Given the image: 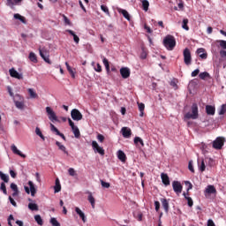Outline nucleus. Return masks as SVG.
Listing matches in <instances>:
<instances>
[{"mask_svg":"<svg viewBox=\"0 0 226 226\" xmlns=\"http://www.w3.org/2000/svg\"><path fill=\"white\" fill-rule=\"evenodd\" d=\"M56 146H57V147L60 149V151H63V153H64V154H68V151L66 150V147H64V145H61V142L56 141Z\"/></svg>","mask_w":226,"mask_h":226,"instance_id":"nucleus-29","label":"nucleus"},{"mask_svg":"<svg viewBox=\"0 0 226 226\" xmlns=\"http://www.w3.org/2000/svg\"><path fill=\"white\" fill-rule=\"evenodd\" d=\"M92 147H93L94 153H98L99 154H101V156H103L105 154V150L103 149V147H100V145H98V142L93 141Z\"/></svg>","mask_w":226,"mask_h":226,"instance_id":"nucleus-8","label":"nucleus"},{"mask_svg":"<svg viewBox=\"0 0 226 226\" xmlns=\"http://www.w3.org/2000/svg\"><path fill=\"white\" fill-rule=\"evenodd\" d=\"M207 226H216V225L215 224V222H213L212 219H209V220L207 221Z\"/></svg>","mask_w":226,"mask_h":226,"instance_id":"nucleus-64","label":"nucleus"},{"mask_svg":"<svg viewBox=\"0 0 226 226\" xmlns=\"http://www.w3.org/2000/svg\"><path fill=\"white\" fill-rule=\"evenodd\" d=\"M139 110L140 112V117H144V109H146V105L142 102H138Z\"/></svg>","mask_w":226,"mask_h":226,"instance_id":"nucleus-28","label":"nucleus"},{"mask_svg":"<svg viewBox=\"0 0 226 226\" xmlns=\"http://www.w3.org/2000/svg\"><path fill=\"white\" fill-rule=\"evenodd\" d=\"M28 94L30 98H33V99L38 98V94H36V92H34V89L33 88H28Z\"/></svg>","mask_w":226,"mask_h":226,"instance_id":"nucleus-32","label":"nucleus"},{"mask_svg":"<svg viewBox=\"0 0 226 226\" xmlns=\"http://www.w3.org/2000/svg\"><path fill=\"white\" fill-rule=\"evenodd\" d=\"M50 223H51V225H53V226H61V224L59 223V222H57V219H56V218H51L50 219Z\"/></svg>","mask_w":226,"mask_h":226,"instance_id":"nucleus-48","label":"nucleus"},{"mask_svg":"<svg viewBox=\"0 0 226 226\" xmlns=\"http://www.w3.org/2000/svg\"><path fill=\"white\" fill-rule=\"evenodd\" d=\"M68 123H69V126H71V128H72L74 137L76 139H79V137H80V130H79V127H77L75 125V123H73V121H72V118H68Z\"/></svg>","mask_w":226,"mask_h":226,"instance_id":"nucleus-6","label":"nucleus"},{"mask_svg":"<svg viewBox=\"0 0 226 226\" xmlns=\"http://www.w3.org/2000/svg\"><path fill=\"white\" fill-rule=\"evenodd\" d=\"M71 117L73 121H82V117H84V116L79 109H73L71 111Z\"/></svg>","mask_w":226,"mask_h":226,"instance_id":"nucleus-4","label":"nucleus"},{"mask_svg":"<svg viewBox=\"0 0 226 226\" xmlns=\"http://www.w3.org/2000/svg\"><path fill=\"white\" fill-rule=\"evenodd\" d=\"M29 59L32 61V63H38V58L36 57V54L31 52L29 54Z\"/></svg>","mask_w":226,"mask_h":226,"instance_id":"nucleus-40","label":"nucleus"},{"mask_svg":"<svg viewBox=\"0 0 226 226\" xmlns=\"http://www.w3.org/2000/svg\"><path fill=\"white\" fill-rule=\"evenodd\" d=\"M7 6H10L11 10L15 8V4L11 0H7Z\"/></svg>","mask_w":226,"mask_h":226,"instance_id":"nucleus-56","label":"nucleus"},{"mask_svg":"<svg viewBox=\"0 0 226 226\" xmlns=\"http://www.w3.org/2000/svg\"><path fill=\"white\" fill-rule=\"evenodd\" d=\"M102 63H103L106 70L109 72L110 70V65L109 64V60L107 58H103Z\"/></svg>","mask_w":226,"mask_h":226,"instance_id":"nucleus-45","label":"nucleus"},{"mask_svg":"<svg viewBox=\"0 0 226 226\" xmlns=\"http://www.w3.org/2000/svg\"><path fill=\"white\" fill-rule=\"evenodd\" d=\"M28 185L32 197H34V195H36V187H34V184L33 183V181H29Z\"/></svg>","mask_w":226,"mask_h":226,"instance_id":"nucleus-21","label":"nucleus"},{"mask_svg":"<svg viewBox=\"0 0 226 226\" xmlns=\"http://www.w3.org/2000/svg\"><path fill=\"white\" fill-rule=\"evenodd\" d=\"M163 45L168 50H174L176 39L172 35H167L163 40Z\"/></svg>","mask_w":226,"mask_h":226,"instance_id":"nucleus-2","label":"nucleus"},{"mask_svg":"<svg viewBox=\"0 0 226 226\" xmlns=\"http://www.w3.org/2000/svg\"><path fill=\"white\" fill-rule=\"evenodd\" d=\"M97 139L99 140V142H103V140H105V136H103L102 134H98Z\"/></svg>","mask_w":226,"mask_h":226,"instance_id":"nucleus-60","label":"nucleus"},{"mask_svg":"<svg viewBox=\"0 0 226 226\" xmlns=\"http://www.w3.org/2000/svg\"><path fill=\"white\" fill-rule=\"evenodd\" d=\"M14 103L19 110H24V109L26 108V104H24V102L15 101Z\"/></svg>","mask_w":226,"mask_h":226,"instance_id":"nucleus-27","label":"nucleus"},{"mask_svg":"<svg viewBox=\"0 0 226 226\" xmlns=\"http://www.w3.org/2000/svg\"><path fill=\"white\" fill-rule=\"evenodd\" d=\"M66 33H69V34H71V36H73V40L75 41V43H79V41H80V38H79L77 36V34H75V32H73V30H66Z\"/></svg>","mask_w":226,"mask_h":226,"instance_id":"nucleus-26","label":"nucleus"},{"mask_svg":"<svg viewBox=\"0 0 226 226\" xmlns=\"http://www.w3.org/2000/svg\"><path fill=\"white\" fill-rule=\"evenodd\" d=\"M217 42L219 43L220 47H222V49L226 50V41L220 40V41H217Z\"/></svg>","mask_w":226,"mask_h":226,"instance_id":"nucleus-49","label":"nucleus"},{"mask_svg":"<svg viewBox=\"0 0 226 226\" xmlns=\"http://www.w3.org/2000/svg\"><path fill=\"white\" fill-rule=\"evenodd\" d=\"M224 144H225V139L222 137H218L217 139H215V140H214L213 147L214 149H222Z\"/></svg>","mask_w":226,"mask_h":226,"instance_id":"nucleus-7","label":"nucleus"},{"mask_svg":"<svg viewBox=\"0 0 226 226\" xmlns=\"http://www.w3.org/2000/svg\"><path fill=\"white\" fill-rule=\"evenodd\" d=\"M188 22H189L188 19H183L182 27L185 31H190V26H188Z\"/></svg>","mask_w":226,"mask_h":226,"instance_id":"nucleus-33","label":"nucleus"},{"mask_svg":"<svg viewBox=\"0 0 226 226\" xmlns=\"http://www.w3.org/2000/svg\"><path fill=\"white\" fill-rule=\"evenodd\" d=\"M75 211H76L77 215H79V216L81 218L82 222H84V223H86V215L84 214V212H82V210H80V208H79V207H75Z\"/></svg>","mask_w":226,"mask_h":226,"instance_id":"nucleus-18","label":"nucleus"},{"mask_svg":"<svg viewBox=\"0 0 226 226\" xmlns=\"http://www.w3.org/2000/svg\"><path fill=\"white\" fill-rule=\"evenodd\" d=\"M35 133L40 137L42 140H45V136H43V133H41V130H40L39 127L35 128Z\"/></svg>","mask_w":226,"mask_h":226,"instance_id":"nucleus-41","label":"nucleus"},{"mask_svg":"<svg viewBox=\"0 0 226 226\" xmlns=\"http://www.w3.org/2000/svg\"><path fill=\"white\" fill-rule=\"evenodd\" d=\"M11 189L13 192L19 191V187L17 186V184H14V183H11Z\"/></svg>","mask_w":226,"mask_h":226,"instance_id":"nucleus-57","label":"nucleus"},{"mask_svg":"<svg viewBox=\"0 0 226 226\" xmlns=\"http://www.w3.org/2000/svg\"><path fill=\"white\" fill-rule=\"evenodd\" d=\"M101 185H102V188H110V184L107 183L103 180H101Z\"/></svg>","mask_w":226,"mask_h":226,"instance_id":"nucleus-54","label":"nucleus"},{"mask_svg":"<svg viewBox=\"0 0 226 226\" xmlns=\"http://www.w3.org/2000/svg\"><path fill=\"white\" fill-rule=\"evenodd\" d=\"M161 179L165 186H169V185H170V178L169 177V175H167V173H162Z\"/></svg>","mask_w":226,"mask_h":226,"instance_id":"nucleus-14","label":"nucleus"},{"mask_svg":"<svg viewBox=\"0 0 226 226\" xmlns=\"http://www.w3.org/2000/svg\"><path fill=\"white\" fill-rule=\"evenodd\" d=\"M69 172V176H72V177H75V176H77V171H75V169L73 168H70L68 170Z\"/></svg>","mask_w":226,"mask_h":226,"instance_id":"nucleus-47","label":"nucleus"},{"mask_svg":"<svg viewBox=\"0 0 226 226\" xmlns=\"http://www.w3.org/2000/svg\"><path fill=\"white\" fill-rule=\"evenodd\" d=\"M28 209H30V211H38V209H39L38 204H36V203H29L28 204Z\"/></svg>","mask_w":226,"mask_h":226,"instance_id":"nucleus-34","label":"nucleus"},{"mask_svg":"<svg viewBox=\"0 0 226 226\" xmlns=\"http://www.w3.org/2000/svg\"><path fill=\"white\" fill-rule=\"evenodd\" d=\"M184 119H199V105L197 103H192L191 112L185 113Z\"/></svg>","mask_w":226,"mask_h":226,"instance_id":"nucleus-1","label":"nucleus"},{"mask_svg":"<svg viewBox=\"0 0 226 226\" xmlns=\"http://www.w3.org/2000/svg\"><path fill=\"white\" fill-rule=\"evenodd\" d=\"M11 221L14 222L15 221V217H13V215H10L8 217V225L9 226H13V224H11Z\"/></svg>","mask_w":226,"mask_h":226,"instance_id":"nucleus-53","label":"nucleus"},{"mask_svg":"<svg viewBox=\"0 0 226 226\" xmlns=\"http://www.w3.org/2000/svg\"><path fill=\"white\" fill-rule=\"evenodd\" d=\"M205 193H208L209 195H211V193H216V188L215 185H207Z\"/></svg>","mask_w":226,"mask_h":226,"instance_id":"nucleus-20","label":"nucleus"},{"mask_svg":"<svg viewBox=\"0 0 226 226\" xmlns=\"http://www.w3.org/2000/svg\"><path fill=\"white\" fill-rule=\"evenodd\" d=\"M155 211L158 213L160 211V201H154Z\"/></svg>","mask_w":226,"mask_h":226,"instance_id":"nucleus-62","label":"nucleus"},{"mask_svg":"<svg viewBox=\"0 0 226 226\" xmlns=\"http://www.w3.org/2000/svg\"><path fill=\"white\" fill-rule=\"evenodd\" d=\"M199 73H200V70L196 69V70H194V71L191 73V76H192V77H197V75H199Z\"/></svg>","mask_w":226,"mask_h":226,"instance_id":"nucleus-58","label":"nucleus"},{"mask_svg":"<svg viewBox=\"0 0 226 226\" xmlns=\"http://www.w3.org/2000/svg\"><path fill=\"white\" fill-rule=\"evenodd\" d=\"M140 144L144 147V140L140 139V137L134 138V144Z\"/></svg>","mask_w":226,"mask_h":226,"instance_id":"nucleus-44","label":"nucleus"},{"mask_svg":"<svg viewBox=\"0 0 226 226\" xmlns=\"http://www.w3.org/2000/svg\"><path fill=\"white\" fill-rule=\"evenodd\" d=\"M172 186H173V190H174L175 193H177V195H179V193H181L183 192V185H181V182L173 181Z\"/></svg>","mask_w":226,"mask_h":226,"instance_id":"nucleus-10","label":"nucleus"},{"mask_svg":"<svg viewBox=\"0 0 226 226\" xmlns=\"http://www.w3.org/2000/svg\"><path fill=\"white\" fill-rule=\"evenodd\" d=\"M88 201L90 202L93 209H94L96 200H94V197H93V194L91 193L88 195Z\"/></svg>","mask_w":226,"mask_h":226,"instance_id":"nucleus-37","label":"nucleus"},{"mask_svg":"<svg viewBox=\"0 0 226 226\" xmlns=\"http://www.w3.org/2000/svg\"><path fill=\"white\" fill-rule=\"evenodd\" d=\"M101 10L106 13V15H110V12L109 11V7L107 5H101Z\"/></svg>","mask_w":226,"mask_h":226,"instance_id":"nucleus-50","label":"nucleus"},{"mask_svg":"<svg viewBox=\"0 0 226 226\" xmlns=\"http://www.w3.org/2000/svg\"><path fill=\"white\" fill-rule=\"evenodd\" d=\"M14 19H16V20H20V22H22V24H26V18L19 13L14 14Z\"/></svg>","mask_w":226,"mask_h":226,"instance_id":"nucleus-31","label":"nucleus"},{"mask_svg":"<svg viewBox=\"0 0 226 226\" xmlns=\"http://www.w3.org/2000/svg\"><path fill=\"white\" fill-rule=\"evenodd\" d=\"M188 169L191 172L195 173V169H193V162L192 161H190L189 162V164H188Z\"/></svg>","mask_w":226,"mask_h":226,"instance_id":"nucleus-51","label":"nucleus"},{"mask_svg":"<svg viewBox=\"0 0 226 226\" xmlns=\"http://www.w3.org/2000/svg\"><path fill=\"white\" fill-rule=\"evenodd\" d=\"M50 128H51V132H55V133H56V135H58V133H61V132H59V130L56 128V125H55V124H50Z\"/></svg>","mask_w":226,"mask_h":226,"instance_id":"nucleus-52","label":"nucleus"},{"mask_svg":"<svg viewBox=\"0 0 226 226\" xmlns=\"http://www.w3.org/2000/svg\"><path fill=\"white\" fill-rule=\"evenodd\" d=\"M225 112H226V104H222L219 110V116H223V114H225Z\"/></svg>","mask_w":226,"mask_h":226,"instance_id":"nucleus-46","label":"nucleus"},{"mask_svg":"<svg viewBox=\"0 0 226 226\" xmlns=\"http://www.w3.org/2000/svg\"><path fill=\"white\" fill-rule=\"evenodd\" d=\"M118 13H122L123 17H124V19H126V20H131L130 13H128V11H126L124 9H119Z\"/></svg>","mask_w":226,"mask_h":226,"instance_id":"nucleus-25","label":"nucleus"},{"mask_svg":"<svg viewBox=\"0 0 226 226\" xmlns=\"http://www.w3.org/2000/svg\"><path fill=\"white\" fill-rule=\"evenodd\" d=\"M219 54H220V56H221V57H226V50H223V49H222L220 52H219Z\"/></svg>","mask_w":226,"mask_h":226,"instance_id":"nucleus-63","label":"nucleus"},{"mask_svg":"<svg viewBox=\"0 0 226 226\" xmlns=\"http://www.w3.org/2000/svg\"><path fill=\"white\" fill-rule=\"evenodd\" d=\"M65 66L67 68V72H69L72 79H75V70L72 69V66H70V64H68V62H65Z\"/></svg>","mask_w":226,"mask_h":226,"instance_id":"nucleus-23","label":"nucleus"},{"mask_svg":"<svg viewBox=\"0 0 226 226\" xmlns=\"http://www.w3.org/2000/svg\"><path fill=\"white\" fill-rule=\"evenodd\" d=\"M46 112L49 116V119L52 121V123H54V121H59L57 119V116L56 115V112H54V110L52 109V108L50 107H46Z\"/></svg>","mask_w":226,"mask_h":226,"instance_id":"nucleus-9","label":"nucleus"},{"mask_svg":"<svg viewBox=\"0 0 226 226\" xmlns=\"http://www.w3.org/2000/svg\"><path fill=\"white\" fill-rule=\"evenodd\" d=\"M11 149L14 154H18V156H20L21 158H26V154H22V152L17 148V146L12 145Z\"/></svg>","mask_w":226,"mask_h":226,"instance_id":"nucleus-17","label":"nucleus"},{"mask_svg":"<svg viewBox=\"0 0 226 226\" xmlns=\"http://www.w3.org/2000/svg\"><path fill=\"white\" fill-rule=\"evenodd\" d=\"M34 220L38 223V225H43V219H41V215H34Z\"/></svg>","mask_w":226,"mask_h":226,"instance_id":"nucleus-38","label":"nucleus"},{"mask_svg":"<svg viewBox=\"0 0 226 226\" xmlns=\"http://www.w3.org/2000/svg\"><path fill=\"white\" fill-rule=\"evenodd\" d=\"M161 202L165 213H169V200L167 199H161Z\"/></svg>","mask_w":226,"mask_h":226,"instance_id":"nucleus-19","label":"nucleus"},{"mask_svg":"<svg viewBox=\"0 0 226 226\" xmlns=\"http://www.w3.org/2000/svg\"><path fill=\"white\" fill-rule=\"evenodd\" d=\"M121 132L123 137H124V139H130L132 137V129L128 127H123L121 129Z\"/></svg>","mask_w":226,"mask_h":226,"instance_id":"nucleus-13","label":"nucleus"},{"mask_svg":"<svg viewBox=\"0 0 226 226\" xmlns=\"http://www.w3.org/2000/svg\"><path fill=\"white\" fill-rule=\"evenodd\" d=\"M184 196L187 200V204H188L189 207H193V200H192L191 197L186 196V193H185V192H184Z\"/></svg>","mask_w":226,"mask_h":226,"instance_id":"nucleus-39","label":"nucleus"},{"mask_svg":"<svg viewBox=\"0 0 226 226\" xmlns=\"http://www.w3.org/2000/svg\"><path fill=\"white\" fill-rule=\"evenodd\" d=\"M64 18V22H65V24H67V26H72V21H70V19H68V17H66V15H63Z\"/></svg>","mask_w":226,"mask_h":226,"instance_id":"nucleus-55","label":"nucleus"},{"mask_svg":"<svg viewBox=\"0 0 226 226\" xmlns=\"http://www.w3.org/2000/svg\"><path fill=\"white\" fill-rule=\"evenodd\" d=\"M120 74H121L122 79H128L131 75L130 68L122 67L120 69Z\"/></svg>","mask_w":226,"mask_h":226,"instance_id":"nucleus-12","label":"nucleus"},{"mask_svg":"<svg viewBox=\"0 0 226 226\" xmlns=\"http://www.w3.org/2000/svg\"><path fill=\"white\" fill-rule=\"evenodd\" d=\"M197 54L201 59H207V53L204 48H200L197 49Z\"/></svg>","mask_w":226,"mask_h":226,"instance_id":"nucleus-15","label":"nucleus"},{"mask_svg":"<svg viewBox=\"0 0 226 226\" xmlns=\"http://www.w3.org/2000/svg\"><path fill=\"white\" fill-rule=\"evenodd\" d=\"M117 158L120 160V162H126V154H124V152L122 150H118Z\"/></svg>","mask_w":226,"mask_h":226,"instance_id":"nucleus-22","label":"nucleus"},{"mask_svg":"<svg viewBox=\"0 0 226 226\" xmlns=\"http://www.w3.org/2000/svg\"><path fill=\"white\" fill-rule=\"evenodd\" d=\"M0 177H1L2 181L4 183H9V181H10V176H8L3 172L0 173Z\"/></svg>","mask_w":226,"mask_h":226,"instance_id":"nucleus-35","label":"nucleus"},{"mask_svg":"<svg viewBox=\"0 0 226 226\" xmlns=\"http://www.w3.org/2000/svg\"><path fill=\"white\" fill-rule=\"evenodd\" d=\"M206 112L207 116H215V113L216 112V108H215V106L212 105H207Z\"/></svg>","mask_w":226,"mask_h":226,"instance_id":"nucleus-16","label":"nucleus"},{"mask_svg":"<svg viewBox=\"0 0 226 226\" xmlns=\"http://www.w3.org/2000/svg\"><path fill=\"white\" fill-rule=\"evenodd\" d=\"M183 56L185 64L190 66V64H192V52L190 51V49L185 48L183 51Z\"/></svg>","mask_w":226,"mask_h":226,"instance_id":"nucleus-3","label":"nucleus"},{"mask_svg":"<svg viewBox=\"0 0 226 226\" xmlns=\"http://www.w3.org/2000/svg\"><path fill=\"white\" fill-rule=\"evenodd\" d=\"M14 19H16V20H20V22H22V24H26V18L19 13L14 14Z\"/></svg>","mask_w":226,"mask_h":226,"instance_id":"nucleus-30","label":"nucleus"},{"mask_svg":"<svg viewBox=\"0 0 226 226\" xmlns=\"http://www.w3.org/2000/svg\"><path fill=\"white\" fill-rule=\"evenodd\" d=\"M142 8L145 11H147V10H149V1L147 0H142Z\"/></svg>","mask_w":226,"mask_h":226,"instance_id":"nucleus-36","label":"nucleus"},{"mask_svg":"<svg viewBox=\"0 0 226 226\" xmlns=\"http://www.w3.org/2000/svg\"><path fill=\"white\" fill-rule=\"evenodd\" d=\"M9 200L14 207H17V202L15 201V200H13V198H11V196H9Z\"/></svg>","mask_w":226,"mask_h":226,"instance_id":"nucleus-59","label":"nucleus"},{"mask_svg":"<svg viewBox=\"0 0 226 226\" xmlns=\"http://www.w3.org/2000/svg\"><path fill=\"white\" fill-rule=\"evenodd\" d=\"M0 190H2L4 195H8V191L6 190V184H4V182L1 183Z\"/></svg>","mask_w":226,"mask_h":226,"instance_id":"nucleus-43","label":"nucleus"},{"mask_svg":"<svg viewBox=\"0 0 226 226\" xmlns=\"http://www.w3.org/2000/svg\"><path fill=\"white\" fill-rule=\"evenodd\" d=\"M199 77L200 79H201V80H206V79L209 78V74L207 72H200Z\"/></svg>","mask_w":226,"mask_h":226,"instance_id":"nucleus-42","label":"nucleus"},{"mask_svg":"<svg viewBox=\"0 0 226 226\" xmlns=\"http://www.w3.org/2000/svg\"><path fill=\"white\" fill-rule=\"evenodd\" d=\"M54 190L55 193H59V192H61V183L59 182V178L56 179Z\"/></svg>","mask_w":226,"mask_h":226,"instance_id":"nucleus-24","label":"nucleus"},{"mask_svg":"<svg viewBox=\"0 0 226 226\" xmlns=\"http://www.w3.org/2000/svg\"><path fill=\"white\" fill-rule=\"evenodd\" d=\"M39 53L41 57H42L43 60L45 61V63H48V64H52L50 58H49V50H47V49L45 48L39 49Z\"/></svg>","mask_w":226,"mask_h":226,"instance_id":"nucleus-5","label":"nucleus"},{"mask_svg":"<svg viewBox=\"0 0 226 226\" xmlns=\"http://www.w3.org/2000/svg\"><path fill=\"white\" fill-rule=\"evenodd\" d=\"M200 170H201V172H204V170H206V163L204 162V161L201 162Z\"/></svg>","mask_w":226,"mask_h":226,"instance_id":"nucleus-61","label":"nucleus"},{"mask_svg":"<svg viewBox=\"0 0 226 226\" xmlns=\"http://www.w3.org/2000/svg\"><path fill=\"white\" fill-rule=\"evenodd\" d=\"M9 73L11 77H12L13 79H18V80H22V79H24V76H22V74L19 73V72H17L13 68L9 70Z\"/></svg>","mask_w":226,"mask_h":226,"instance_id":"nucleus-11","label":"nucleus"}]
</instances>
